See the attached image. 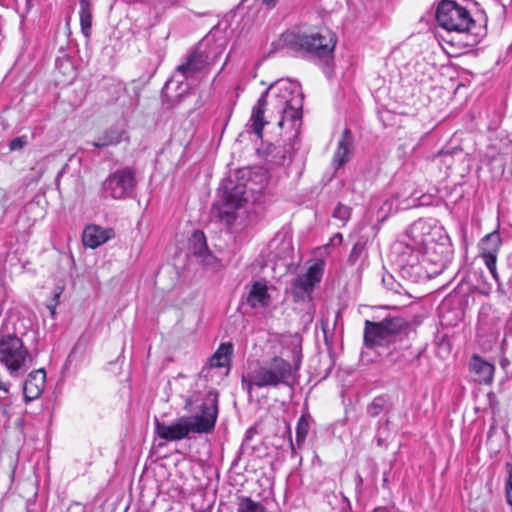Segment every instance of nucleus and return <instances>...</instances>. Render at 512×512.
I'll return each mask as SVG.
<instances>
[{
    "label": "nucleus",
    "instance_id": "8",
    "mask_svg": "<svg viewBox=\"0 0 512 512\" xmlns=\"http://www.w3.org/2000/svg\"><path fill=\"white\" fill-rule=\"evenodd\" d=\"M325 263L323 260H316L311 264L305 273L298 275L291 280L287 295L296 303L309 304L312 301V293L323 277Z\"/></svg>",
    "mask_w": 512,
    "mask_h": 512
},
{
    "label": "nucleus",
    "instance_id": "47",
    "mask_svg": "<svg viewBox=\"0 0 512 512\" xmlns=\"http://www.w3.org/2000/svg\"><path fill=\"white\" fill-rule=\"evenodd\" d=\"M5 405L6 404L2 403V401L0 400V409H2L4 413H6Z\"/></svg>",
    "mask_w": 512,
    "mask_h": 512
},
{
    "label": "nucleus",
    "instance_id": "26",
    "mask_svg": "<svg viewBox=\"0 0 512 512\" xmlns=\"http://www.w3.org/2000/svg\"><path fill=\"white\" fill-rule=\"evenodd\" d=\"M382 283L384 285V287L394 293V294H398V295H402L404 294L405 296H407L408 298H410L411 296L409 295L408 293V290L406 288L403 287V285L399 282H397L395 280V278L393 277V275L391 274H385L383 275L382 277Z\"/></svg>",
    "mask_w": 512,
    "mask_h": 512
},
{
    "label": "nucleus",
    "instance_id": "24",
    "mask_svg": "<svg viewBox=\"0 0 512 512\" xmlns=\"http://www.w3.org/2000/svg\"><path fill=\"white\" fill-rule=\"evenodd\" d=\"M501 245V237L498 231L487 234L480 242V256L497 255Z\"/></svg>",
    "mask_w": 512,
    "mask_h": 512
},
{
    "label": "nucleus",
    "instance_id": "25",
    "mask_svg": "<svg viewBox=\"0 0 512 512\" xmlns=\"http://www.w3.org/2000/svg\"><path fill=\"white\" fill-rule=\"evenodd\" d=\"M309 414H302L301 417L298 419L297 426H296V446L300 448L302 444L305 442V439L309 432ZM290 447L292 450V453H295V444L290 441Z\"/></svg>",
    "mask_w": 512,
    "mask_h": 512
},
{
    "label": "nucleus",
    "instance_id": "1",
    "mask_svg": "<svg viewBox=\"0 0 512 512\" xmlns=\"http://www.w3.org/2000/svg\"><path fill=\"white\" fill-rule=\"evenodd\" d=\"M408 241L399 242L394 249L399 253V266L403 277L416 281L432 278L446 267L451 255L448 235L434 220L419 219L409 228Z\"/></svg>",
    "mask_w": 512,
    "mask_h": 512
},
{
    "label": "nucleus",
    "instance_id": "37",
    "mask_svg": "<svg viewBox=\"0 0 512 512\" xmlns=\"http://www.w3.org/2000/svg\"><path fill=\"white\" fill-rule=\"evenodd\" d=\"M436 197L432 194H423L418 198L417 206H429L434 204Z\"/></svg>",
    "mask_w": 512,
    "mask_h": 512
},
{
    "label": "nucleus",
    "instance_id": "33",
    "mask_svg": "<svg viewBox=\"0 0 512 512\" xmlns=\"http://www.w3.org/2000/svg\"><path fill=\"white\" fill-rule=\"evenodd\" d=\"M485 265L489 269L491 275L495 280H498V273L496 268L497 263V255L489 254V255H481Z\"/></svg>",
    "mask_w": 512,
    "mask_h": 512
},
{
    "label": "nucleus",
    "instance_id": "10",
    "mask_svg": "<svg viewBox=\"0 0 512 512\" xmlns=\"http://www.w3.org/2000/svg\"><path fill=\"white\" fill-rule=\"evenodd\" d=\"M136 184L134 172L123 168L110 174L103 182L102 189L106 197L124 199L130 197Z\"/></svg>",
    "mask_w": 512,
    "mask_h": 512
},
{
    "label": "nucleus",
    "instance_id": "36",
    "mask_svg": "<svg viewBox=\"0 0 512 512\" xmlns=\"http://www.w3.org/2000/svg\"><path fill=\"white\" fill-rule=\"evenodd\" d=\"M26 144H27V140L25 137L22 136V137L14 138L10 142L9 147H10V150L15 151V150L22 149Z\"/></svg>",
    "mask_w": 512,
    "mask_h": 512
},
{
    "label": "nucleus",
    "instance_id": "41",
    "mask_svg": "<svg viewBox=\"0 0 512 512\" xmlns=\"http://www.w3.org/2000/svg\"><path fill=\"white\" fill-rule=\"evenodd\" d=\"M360 361H361L363 364H368V363L372 362V361H373V359L369 357L368 352H364V351H363V352L361 353Z\"/></svg>",
    "mask_w": 512,
    "mask_h": 512
},
{
    "label": "nucleus",
    "instance_id": "3",
    "mask_svg": "<svg viewBox=\"0 0 512 512\" xmlns=\"http://www.w3.org/2000/svg\"><path fill=\"white\" fill-rule=\"evenodd\" d=\"M217 416L218 394L209 391L196 414L182 416L171 424H165L155 419V432L159 438L166 441H179L188 438L191 433H210L215 427Z\"/></svg>",
    "mask_w": 512,
    "mask_h": 512
},
{
    "label": "nucleus",
    "instance_id": "39",
    "mask_svg": "<svg viewBox=\"0 0 512 512\" xmlns=\"http://www.w3.org/2000/svg\"><path fill=\"white\" fill-rule=\"evenodd\" d=\"M393 206V200H387L384 202L383 206L381 207V211L385 213H389L392 210Z\"/></svg>",
    "mask_w": 512,
    "mask_h": 512
},
{
    "label": "nucleus",
    "instance_id": "16",
    "mask_svg": "<svg viewBox=\"0 0 512 512\" xmlns=\"http://www.w3.org/2000/svg\"><path fill=\"white\" fill-rule=\"evenodd\" d=\"M470 372L475 382L488 384L493 379L494 365L474 355L470 361Z\"/></svg>",
    "mask_w": 512,
    "mask_h": 512
},
{
    "label": "nucleus",
    "instance_id": "6",
    "mask_svg": "<svg viewBox=\"0 0 512 512\" xmlns=\"http://www.w3.org/2000/svg\"><path fill=\"white\" fill-rule=\"evenodd\" d=\"M0 363L12 377H21L31 368L33 358L19 337L7 333L0 337Z\"/></svg>",
    "mask_w": 512,
    "mask_h": 512
},
{
    "label": "nucleus",
    "instance_id": "13",
    "mask_svg": "<svg viewBox=\"0 0 512 512\" xmlns=\"http://www.w3.org/2000/svg\"><path fill=\"white\" fill-rule=\"evenodd\" d=\"M46 382L44 369H37L28 374L23 384V395L25 402H31L41 396Z\"/></svg>",
    "mask_w": 512,
    "mask_h": 512
},
{
    "label": "nucleus",
    "instance_id": "17",
    "mask_svg": "<svg viewBox=\"0 0 512 512\" xmlns=\"http://www.w3.org/2000/svg\"><path fill=\"white\" fill-rule=\"evenodd\" d=\"M269 302L270 296L266 283L261 281L254 282L248 292L246 303L252 308H263L267 306Z\"/></svg>",
    "mask_w": 512,
    "mask_h": 512
},
{
    "label": "nucleus",
    "instance_id": "22",
    "mask_svg": "<svg viewBox=\"0 0 512 512\" xmlns=\"http://www.w3.org/2000/svg\"><path fill=\"white\" fill-rule=\"evenodd\" d=\"M233 354V344L225 342L220 344L215 353L211 356L210 366L214 368H222L229 366Z\"/></svg>",
    "mask_w": 512,
    "mask_h": 512
},
{
    "label": "nucleus",
    "instance_id": "21",
    "mask_svg": "<svg viewBox=\"0 0 512 512\" xmlns=\"http://www.w3.org/2000/svg\"><path fill=\"white\" fill-rule=\"evenodd\" d=\"M396 309V306H365L361 314L372 320H399L397 315L391 314V311Z\"/></svg>",
    "mask_w": 512,
    "mask_h": 512
},
{
    "label": "nucleus",
    "instance_id": "42",
    "mask_svg": "<svg viewBox=\"0 0 512 512\" xmlns=\"http://www.w3.org/2000/svg\"><path fill=\"white\" fill-rule=\"evenodd\" d=\"M193 404H194V400L192 397H189L186 399L185 401V409L188 410V411H192L193 410Z\"/></svg>",
    "mask_w": 512,
    "mask_h": 512
},
{
    "label": "nucleus",
    "instance_id": "40",
    "mask_svg": "<svg viewBox=\"0 0 512 512\" xmlns=\"http://www.w3.org/2000/svg\"><path fill=\"white\" fill-rule=\"evenodd\" d=\"M422 307L423 304L421 302H411L409 305V308L415 313H418Z\"/></svg>",
    "mask_w": 512,
    "mask_h": 512
},
{
    "label": "nucleus",
    "instance_id": "18",
    "mask_svg": "<svg viewBox=\"0 0 512 512\" xmlns=\"http://www.w3.org/2000/svg\"><path fill=\"white\" fill-rule=\"evenodd\" d=\"M353 142V136L349 129H345L341 139L338 142L337 149L333 157V166L338 169L342 167L349 159Z\"/></svg>",
    "mask_w": 512,
    "mask_h": 512
},
{
    "label": "nucleus",
    "instance_id": "51",
    "mask_svg": "<svg viewBox=\"0 0 512 512\" xmlns=\"http://www.w3.org/2000/svg\"><path fill=\"white\" fill-rule=\"evenodd\" d=\"M60 296V292L55 294V297L58 298Z\"/></svg>",
    "mask_w": 512,
    "mask_h": 512
},
{
    "label": "nucleus",
    "instance_id": "27",
    "mask_svg": "<svg viewBox=\"0 0 512 512\" xmlns=\"http://www.w3.org/2000/svg\"><path fill=\"white\" fill-rule=\"evenodd\" d=\"M321 329L324 335V341L327 345L333 344L335 341V331L339 330V332H342V325H338L339 322H320Z\"/></svg>",
    "mask_w": 512,
    "mask_h": 512
},
{
    "label": "nucleus",
    "instance_id": "14",
    "mask_svg": "<svg viewBox=\"0 0 512 512\" xmlns=\"http://www.w3.org/2000/svg\"><path fill=\"white\" fill-rule=\"evenodd\" d=\"M214 62L215 57L210 58L208 55H205L204 52L197 50L191 53L186 62L178 67V72L185 78H190Z\"/></svg>",
    "mask_w": 512,
    "mask_h": 512
},
{
    "label": "nucleus",
    "instance_id": "34",
    "mask_svg": "<svg viewBox=\"0 0 512 512\" xmlns=\"http://www.w3.org/2000/svg\"><path fill=\"white\" fill-rule=\"evenodd\" d=\"M506 470L508 472V480L506 483V498L508 504L512 506V463L506 464Z\"/></svg>",
    "mask_w": 512,
    "mask_h": 512
},
{
    "label": "nucleus",
    "instance_id": "45",
    "mask_svg": "<svg viewBox=\"0 0 512 512\" xmlns=\"http://www.w3.org/2000/svg\"><path fill=\"white\" fill-rule=\"evenodd\" d=\"M0 390H2L4 393L9 392L8 385L6 383H3L1 380H0Z\"/></svg>",
    "mask_w": 512,
    "mask_h": 512
},
{
    "label": "nucleus",
    "instance_id": "4",
    "mask_svg": "<svg viewBox=\"0 0 512 512\" xmlns=\"http://www.w3.org/2000/svg\"><path fill=\"white\" fill-rule=\"evenodd\" d=\"M435 18L437 24L448 32L463 35L465 40L460 44L462 48H471L477 40L471 35L476 22L470 11L454 0H442L438 3Z\"/></svg>",
    "mask_w": 512,
    "mask_h": 512
},
{
    "label": "nucleus",
    "instance_id": "19",
    "mask_svg": "<svg viewBox=\"0 0 512 512\" xmlns=\"http://www.w3.org/2000/svg\"><path fill=\"white\" fill-rule=\"evenodd\" d=\"M246 186L244 184H237L233 188H226L224 191L223 199L225 205L230 209H237L247 201Z\"/></svg>",
    "mask_w": 512,
    "mask_h": 512
},
{
    "label": "nucleus",
    "instance_id": "43",
    "mask_svg": "<svg viewBox=\"0 0 512 512\" xmlns=\"http://www.w3.org/2000/svg\"><path fill=\"white\" fill-rule=\"evenodd\" d=\"M342 240H343V236H342V234H341V233H337V234H335V235L332 237L331 242H332L333 244H340V243L342 242Z\"/></svg>",
    "mask_w": 512,
    "mask_h": 512
},
{
    "label": "nucleus",
    "instance_id": "2",
    "mask_svg": "<svg viewBox=\"0 0 512 512\" xmlns=\"http://www.w3.org/2000/svg\"><path fill=\"white\" fill-rule=\"evenodd\" d=\"M269 107L278 115L277 125L285 130L290 138H297L302 126L303 94L300 84L289 79L272 83L260 96L252 108L250 123L253 132L262 137L263 128L269 123L264 113Z\"/></svg>",
    "mask_w": 512,
    "mask_h": 512
},
{
    "label": "nucleus",
    "instance_id": "30",
    "mask_svg": "<svg viewBox=\"0 0 512 512\" xmlns=\"http://www.w3.org/2000/svg\"><path fill=\"white\" fill-rule=\"evenodd\" d=\"M440 326H441V329L440 328L437 329V332L435 335V340L440 349H444L445 351L449 352L451 349L450 339L448 338L447 334L443 333L444 324L442 322L440 323Z\"/></svg>",
    "mask_w": 512,
    "mask_h": 512
},
{
    "label": "nucleus",
    "instance_id": "11",
    "mask_svg": "<svg viewBox=\"0 0 512 512\" xmlns=\"http://www.w3.org/2000/svg\"><path fill=\"white\" fill-rule=\"evenodd\" d=\"M189 250L203 265L211 266L216 261L215 256L207 246L206 237L202 231L193 232L189 239Z\"/></svg>",
    "mask_w": 512,
    "mask_h": 512
},
{
    "label": "nucleus",
    "instance_id": "50",
    "mask_svg": "<svg viewBox=\"0 0 512 512\" xmlns=\"http://www.w3.org/2000/svg\"><path fill=\"white\" fill-rule=\"evenodd\" d=\"M283 159H284V156H281V159H280V160H278V161H275V162H276V163H281Z\"/></svg>",
    "mask_w": 512,
    "mask_h": 512
},
{
    "label": "nucleus",
    "instance_id": "28",
    "mask_svg": "<svg viewBox=\"0 0 512 512\" xmlns=\"http://www.w3.org/2000/svg\"><path fill=\"white\" fill-rule=\"evenodd\" d=\"M302 338L298 333H295L290 339V345L292 346L293 353V366L295 370H298L301 365L302 352H301Z\"/></svg>",
    "mask_w": 512,
    "mask_h": 512
},
{
    "label": "nucleus",
    "instance_id": "7",
    "mask_svg": "<svg viewBox=\"0 0 512 512\" xmlns=\"http://www.w3.org/2000/svg\"><path fill=\"white\" fill-rule=\"evenodd\" d=\"M292 373V364L279 356H274L262 363L248 375L247 386L251 390L253 386L277 387L287 384Z\"/></svg>",
    "mask_w": 512,
    "mask_h": 512
},
{
    "label": "nucleus",
    "instance_id": "44",
    "mask_svg": "<svg viewBox=\"0 0 512 512\" xmlns=\"http://www.w3.org/2000/svg\"><path fill=\"white\" fill-rule=\"evenodd\" d=\"M278 0H263V4L268 7H274Z\"/></svg>",
    "mask_w": 512,
    "mask_h": 512
},
{
    "label": "nucleus",
    "instance_id": "9",
    "mask_svg": "<svg viewBox=\"0 0 512 512\" xmlns=\"http://www.w3.org/2000/svg\"><path fill=\"white\" fill-rule=\"evenodd\" d=\"M402 330L398 322H365L364 346L367 349L388 346L397 341Z\"/></svg>",
    "mask_w": 512,
    "mask_h": 512
},
{
    "label": "nucleus",
    "instance_id": "35",
    "mask_svg": "<svg viewBox=\"0 0 512 512\" xmlns=\"http://www.w3.org/2000/svg\"><path fill=\"white\" fill-rule=\"evenodd\" d=\"M56 65L58 68L63 69L64 73H68L70 78H73V66L68 59L57 60Z\"/></svg>",
    "mask_w": 512,
    "mask_h": 512
},
{
    "label": "nucleus",
    "instance_id": "46",
    "mask_svg": "<svg viewBox=\"0 0 512 512\" xmlns=\"http://www.w3.org/2000/svg\"><path fill=\"white\" fill-rule=\"evenodd\" d=\"M425 317H428V315L427 314H416L414 316V320H420V319L425 318Z\"/></svg>",
    "mask_w": 512,
    "mask_h": 512
},
{
    "label": "nucleus",
    "instance_id": "52",
    "mask_svg": "<svg viewBox=\"0 0 512 512\" xmlns=\"http://www.w3.org/2000/svg\"><path fill=\"white\" fill-rule=\"evenodd\" d=\"M32 0H27V3L31 2Z\"/></svg>",
    "mask_w": 512,
    "mask_h": 512
},
{
    "label": "nucleus",
    "instance_id": "38",
    "mask_svg": "<svg viewBox=\"0 0 512 512\" xmlns=\"http://www.w3.org/2000/svg\"><path fill=\"white\" fill-rule=\"evenodd\" d=\"M363 251V246L360 244H355L351 250L349 261L355 263L357 259L360 257Z\"/></svg>",
    "mask_w": 512,
    "mask_h": 512
},
{
    "label": "nucleus",
    "instance_id": "20",
    "mask_svg": "<svg viewBox=\"0 0 512 512\" xmlns=\"http://www.w3.org/2000/svg\"><path fill=\"white\" fill-rule=\"evenodd\" d=\"M125 135V130L120 127H110L93 142L95 148H105L119 144Z\"/></svg>",
    "mask_w": 512,
    "mask_h": 512
},
{
    "label": "nucleus",
    "instance_id": "12",
    "mask_svg": "<svg viewBox=\"0 0 512 512\" xmlns=\"http://www.w3.org/2000/svg\"><path fill=\"white\" fill-rule=\"evenodd\" d=\"M115 237L112 228H103L99 225H88L82 234V241L85 247L95 249Z\"/></svg>",
    "mask_w": 512,
    "mask_h": 512
},
{
    "label": "nucleus",
    "instance_id": "31",
    "mask_svg": "<svg viewBox=\"0 0 512 512\" xmlns=\"http://www.w3.org/2000/svg\"><path fill=\"white\" fill-rule=\"evenodd\" d=\"M351 216V208L349 206L339 203L333 212V217L346 224Z\"/></svg>",
    "mask_w": 512,
    "mask_h": 512
},
{
    "label": "nucleus",
    "instance_id": "32",
    "mask_svg": "<svg viewBox=\"0 0 512 512\" xmlns=\"http://www.w3.org/2000/svg\"><path fill=\"white\" fill-rule=\"evenodd\" d=\"M385 399L382 397L375 398L367 407V413L371 417L378 416L385 407Z\"/></svg>",
    "mask_w": 512,
    "mask_h": 512
},
{
    "label": "nucleus",
    "instance_id": "29",
    "mask_svg": "<svg viewBox=\"0 0 512 512\" xmlns=\"http://www.w3.org/2000/svg\"><path fill=\"white\" fill-rule=\"evenodd\" d=\"M237 512H265V509L261 503L245 497L240 500Z\"/></svg>",
    "mask_w": 512,
    "mask_h": 512
},
{
    "label": "nucleus",
    "instance_id": "23",
    "mask_svg": "<svg viewBox=\"0 0 512 512\" xmlns=\"http://www.w3.org/2000/svg\"><path fill=\"white\" fill-rule=\"evenodd\" d=\"M79 18H80V26L81 32L86 39H89L91 36L92 30V18H93V9L91 0H79Z\"/></svg>",
    "mask_w": 512,
    "mask_h": 512
},
{
    "label": "nucleus",
    "instance_id": "5",
    "mask_svg": "<svg viewBox=\"0 0 512 512\" xmlns=\"http://www.w3.org/2000/svg\"><path fill=\"white\" fill-rule=\"evenodd\" d=\"M280 41L294 51L305 52L319 59L330 57L336 46L335 35L328 29L310 34L287 31L281 35Z\"/></svg>",
    "mask_w": 512,
    "mask_h": 512
},
{
    "label": "nucleus",
    "instance_id": "15",
    "mask_svg": "<svg viewBox=\"0 0 512 512\" xmlns=\"http://www.w3.org/2000/svg\"><path fill=\"white\" fill-rule=\"evenodd\" d=\"M462 299L458 295L450 294L439 304L437 311L440 318L448 320H459L464 317L462 310Z\"/></svg>",
    "mask_w": 512,
    "mask_h": 512
},
{
    "label": "nucleus",
    "instance_id": "48",
    "mask_svg": "<svg viewBox=\"0 0 512 512\" xmlns=\"http://www.w3.org/2000/svg\"><path fill=\"white\" fill-rule=\"evenodd\" d=\"M50 311H51V316L53 317L54 316V307H49Z\"/></svg>",
    "mask_w": 512,
    "mask_h": 512
},
{
    "label": "nucleus",
    "instance_id": "49",
    "mask_svg": "<svg viewBox=\"0 0 512 512\" xmlns=\"http://www.w3.org/2000/svg\"><path fill=\"white\" fill-rule=\"evenodd\" d=\"M508 7H509L510 11L512 12V0H510Z\"/></svg>",
    "mask_w": 512,
    "mask_h": 512
}]
</instances>
